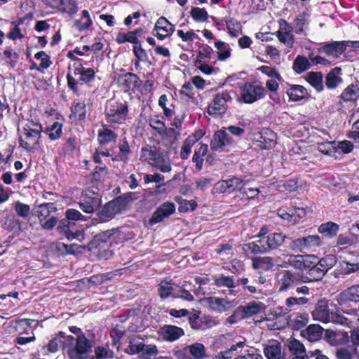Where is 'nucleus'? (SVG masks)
<instances>
[{"label": "nucleus", "mask_w": 359, "mask_h": 359, "mask_svg": "<svg viewBox=\"0 0 359 359\" xmlns=\"http://www.w3.org/2000/svg\"><path fill=\"white\" fill-rule=\"evenodd\" d=\"M42 2L53 10V13L60 12L74 15L78 12L75 0H42Z\"/></svg>", "instance_id": "15"}, {"label": "nucleus", "mask_w": 359, "mask_h": 359, "mask_svg": "<svg viewBox=\"0 0 359 359\" xmlns=\"http://www.w3.org/2000/svg\"><path fill=\"white\" fill-rule=\"evenodd\" d=\"M311 315L314 320L324 323H329L332 312L329 309L328 301L325 299H319L316 304L314 309L311 311Z\"/></svg>", "instance_id": "20"}, {"label": "nucleus", "mask_w": 359, "mask_h": 359, "mask_svg": "<svg viewBox=\"0 0 359 359\" xmlns=\"http://www.w3.org/2000/svg\"><path fill=\"white\" fill-rule=\"evenodd\" d=\"M70 118L83 121L86 118V104L84 100L74 101L71 107Z\"/></svg>", "instance_id": "33"}, {"label": "nucleus", "mask_w": 359, "mask_h": 359, "mask_svg": "<svg viewBox=\"0 0 359 359\" xmlns=\"http://www.w3.org/2000/svg\"><path fill=\"white\" fill-rule=\"evenodd\" d=\"M321 245V239L318 235H309L306 237L293 240L290 245L292 250L296 252H304Z\"/></svg>", "instance_id": "18"}, {"label": "nucleus", "mask_w": 359, "mask_h": 359, "mask_svg": "<svg viewBox=\"0 0 359 359\" xmlns=\"http://www.w3.org/2000/svg\"><path fill=\"white\" fill-rule=\"evenodd\" d=\"M301 283H304V278L298 272L283 270L278 274L277 285L280 292L287 291Z\"/></svg>", "instance_id": "13"}, {"label": "nucleus", "mask_w": 359, "mask_h": 359, "mask_svg": "<svg viewBox=\"0 0 359 359\" xmlns=\"http://www.w3.org/2000/svg\"><path fill=\"white\" fill-rule=\"evenodd\" d=\"M336 270L339 274L348 275L358 271L359 264L342 261L339 263Z\"/></svg>", "instance_id": "47"}, {"label": "nucleus", "mask_w": 359, "mask_h": 359, "mask_svg": "<svg viewBox=\"0 0 359 359\" xmlns=\"http://www.w3.org/2000/svg\"><path fill=\"white\" fill-rule=\"evenodd\" d=\"M309 59L304 55H298L292 64V69L297 74H302L311 67Z\"/></svg>", "instance_id": "41"}, {"label": "nucleus", "mask_w": 359, "mask_h": 359, "mask_svg": "<svg viewBox=\"0 0 359 359\" xmlns=\"http://www.w3.org/2000/svg\"><path fill=\"white\" fill-rule=\"evenodd\" d=\"M208 151L207 144H201V147L195 151L192 157V162L195 163V170L198 172L203 169L204 158Z\"/></svg>", "instance_id": "35"}, {"label": "nucleus", "mask_w": 359, "mask_h": 359, "mask_svg": "<svg viewBox=\"0 0 359 359\" xmlns=\"http://www.w3.org/2000/svg\"><path fill=\"white\" fill-rule=\"evenodd\" d=\"M262 304L259 302L253 301L248 303L245 306H239L244 319L259 313L262 310Z\"/></svg>", "instance_id": "37"}, {"label": "nucleus", "mask_w": 359, "mask_h": 359, "mask_svg": "<svg viewBox=\"0 0 359 359\" xmlns=\"http://www.w3.org/2000/svg\"><path fill=\"white\" fill-rule=\"evenodd\" d=\"M107 174V168L104 167L96 166L94 171L91 174L92 181L97 183L103 182Z\"/></svg>", "instance_id": "64"}, {"label": "nucleus", "mask_w": 359, "mask_h": 359, "mask_svg": "<svg viewBox=\"0 0 359 359\" xmlns=\"http://www.w3.org/2000/svg\"><path fill=\"white\" fill-rule=\"evenodd\" d=\"M173 290L171 280H163L158 285V294L161 299H165L172 294Z\"/></svg>", "instance_id": "51"}, {"label": "nucleus", "mask_w": 359, "mask_h": 359, "mask_svg": "<svg viewBox=\"0 0 359 359\" xmlns=\"http://www.w3.org/2000/svg\"><path fill=\"white\" fill-rule=\"evenodd\" d=\"M57 208L55 203H43L34 205L33 215L38 218L42 229L50 231L57 224V217L51 215L52 213L57 212Z\"/></svg>", "instance_id": "5"}, {"label": "nucleus", "mask_w": 359, "mask_h": 359, "mask_svg": "<svg viewBox=\"0 0 359 359\" xmlns=\"http://www.w3.org/2000/svg\"><path fill=\"white\" fill-rule=\"evenodd\" d=\"M277 187L280 191H294L298 188V182L292 178L281 180Z\"/></svg>", "instance_id": "56"}, {"label": "nucleus", "mask_w": 359, "mask_h": 359, "mask_svg": "<svg viewBox=\"0 0 359 359\" xmlns=\"http://www.w3.org/2000/svg\"><path fill=\"white\" fill-rule=\"evenodd\" d=\"M337 257L332 254L320 258L311 271L306 272L305 276H302L304 283L316 282L322 280L326 273L337 264Z\"/></svg>", "instance_id": "7"}, {"label": "nucleus", "mask_w": 359, "mask_h": 359, "mask_svg": "<svg viewBox=\"0 0 359 359\" xmlns=\"http://www.w3.org/2000/svg\"><path fill=\"white\" fill-rule=\"evenodd\" d=\"M69 72L67 74V84L68 88L76 95H79V83L88 84L93 81L95 78V71L93 68H86L82 64H79L74 69V75L79 76V81L76 80L70 72V67H68Z\"/></svg>", "instance_id": "4"}, {"label": "nucleus", "mask_w": 359, "mask_h": 359, "mask_svg": "<svg viewBox=\"0 0 359 359\" xmlns=\"http://www.w3.org/2000/svg\"><path fill=\"white\" fill-rule=\"evenodd\" d=\"M207 302L212 310L219 313L227 311L236 305L234 300L217 297H210L207 299Z\"/></svg>", "instance_id": "24"}, {"label": "nucleus", "mask_w": 359, "mask_h": 359, "mask_svg": "<svg viewBox=\"0 0 359 359\" xmlns=\"http://www.w3.org/2000/svg\"><path fill=\"white\" fill-rule=\"evenodd\" d=\"M82 18H86V21L83 23L80 20L74 21V26L79 32H83L88 29L93 25V20L90 18V13L87 10H83L81 12Z\"/></svg>", "instance_id": "52"}, {"label": "nucleus", "mask_w": 359, "mask_h": 359, "mask_svg": "<svg viewBox=\"0 0 359 359\" xmlns=\"http://www.w3.org/2000/svg\"><path fill=\"white\" fill-rule=\"evenodd\" d=\"M212 49L209 46L206 45L203 47L198 52L196 60L194 63H201L202 62H209L211 59Z\"/></svg>", "instance_id": "62"}, {"label": "nucleus", "mask_w": 359, "mask_h": 359, "mask_svg": "<svg viewBox=\"0 0 359 359\" xmlns=\"http://www.w3.org/2000/svg\"><path fill=\"white\" fill-rule=\"evenodd\" d=\"M56 231L57 233L68 241L77 240L82 242L85 239L83 229L76 223H72L65 218L57 221Z\"/></svg>", "instance_id": "11"}, {"label": "nucleus", "mask_w": 359, "mask_h": 359, "mask_svg": "<svg viewBox=\"0 0 359 359\" xmlns=\"http://www.w3.org/2000/svg\"><path fill=\"white\" fill-rule=\"evenodd\" d=\"M131 198L128 194H123L106 203L97 212V216L102 222L112 219L116 215L129 209Z\"/></svg>", "instance_id": "3"}, {"label": "nucleus", "mask_w": 359, "mask_h": 359, "mask_svg": "<svg viewBox=\"0 0 359 359\" xmlns=\"http://www.w3.org/2000/svg\"><path fill=\"white\" fill-rule=\"evenodd\" d=\"M359 97V87L358 85L348 86L340 95V100L344 102L355 101Z\"/></svg>", "instance_id": "40"}, {"label": "nucleus", "mask_w": 359, "mask_h": 359, "mask_svg": "<svg viewBox=\"0 0 359 359\" xmlns=\"http://www.w3.org/2000/svg\"><path fill=\"white\" fill-rule=\"evenodd\" d=\"M309 320L308 313H299L294 318L290 319L289 325L292 330H299L306 325Z\"/></svg>", "instance_id": "45"}, {"label": "nucleus", "mask_w": 359, "mask_h": 359, "mask_svg": "<svg viewBox=\"0 0 359 359\" xmlns=\"http://www.w3.org/2000/svg\"><path fill=\"white\" fill-rule=\"evenodd\" d=\"M337 301L340 305L348 302H359V284L353 285L352 287L342 291L339 294Z\"/></svg>", "instance_id": "29"}, {"label": "nucleus", "mask_w": 359, "mask_h": 359, "mask_svg": "<svg viewBox=\"0 0 359 359\" xmlns=\"http://www.w3.org/2000/svg\"><path fill=\"white\" fill-rule=\"evenodd\" d=\"M159 130V135L162 140H167L170 144H175L180 136V132L173 128L165 127L163 130Z\"/></svg>", "instance_id": "44"}, {"label": "nucleus", "mask_w": 359, "mask_h": 359, "mask_svg": "<svg viewBox=\"0 0 359 359\" xmlns=\"http://www.w3.org/2000/svg\"><path fill=\"white\" fill-rule=\"evenodd\" d=\"M150 127L159 135V130H163L165 128V118L163 116L156 115L149 119Z\"/></svg>", "instance_id": "60"}, {"label": "nucleus", "mask_w": 359, "mask_h": 359, "mask_svg": "<svg viewBox=\"0 0 359 359\" xmlns=\"http://www.w3.org/2000/svg\"><path fill=\"white\" fill-rule=\"evenodd\" d=\"M191 15L196 22H205L208 18V14L205 8L199 7H193L191 10Z\"/></svg>", "instance_id": "61"}, {"label": "nucleus", "mask_w": 359, "mask_h": 359, "mask_svg": "<svg viewBox=\"0 0 359 359\" xmlns=\"http://www.w3.org/2000/svg\"><path fill=\"white\" fill-rule=\"evenodd\" d=\"M104 114L109 126L116 129L128 119L129 104L126 100L110 99L106 103Z\"/></svg>", "instance_id": "2"}, {"label": "nucleus", "mask_w": 359, "mask_h": 359, "mask_svg": "<svg viewBox=\"0 0 359 359\" xmlns=\"http://www.w3.org/2000/svg\"><path fill=\"white\" fill-rule=\"evenodd\" d=\"M133 52L135 57V66L137 69L140 62H147L149 57L147 51L142 47L141 42L133 46Z\"/></svg>", "instance_id": "48"}, {"label": "nucleus", "mask_w": 359, "mask_h": 359, "mask_svg": "<svg viewBox=\"0 0 359 359\" xmlns=\"http://www.w3.org/2000/svg\"><path fill=\"white\" fill-rule=\"evenodd\" d=\"M242 249L248 256L264 254L263 250H262V248L260 247L257 241L244 244Z\"/></svg>", "instance_id": "57"}, {"label": "nucleus", "mask_w": 359, "mask_h": 359, "mask_svg": "<svg viewBox=\"0 0 359 359\" xmlns=\"http://www.w3.org/2000/svg\"><path fill=\"white\" fill-rule=\"evenodd\" d=\"M43 131V126L36 124L35 128L25 126L19 140L20 146L29 152L37 149Z\"/></svg>", "instance_id": "10"}, {"label": "nucleus", "mask_w": 359, "mask_h": 359, "mask_svg": "<svg viewBox=\"0 0 359 359\" xmlns=\"http://www.w3.org/2000/svg\"><path fill=\"white\" fill-rule=\"evenodd\" d=\"M229 185V193H232L235 191H241L242 189L245 188V186L248 184V181L243 180L238 177H233L226 180Z\"/></svg>", "instance_id": "54"}, {"label": "nucleus", "mask_w": 359, "mask_h": 359, "mask_svg": "<svg viewBox=\"0 0 359 359\" xmlns=\"http://www.w3.org/2000/svg\"><path fill=\"white\" fill-rule=\"evenodd\" d=\"M159 334L167 341H175L184 335L182 327L172 325H165L158 331Z\"/></svg>", "instance_id": "25"}, {"label": "nucleus", "mask_w": 359, "mask_h": 359, "mask_svg": "<svg viewBox=\"0 0 359 359\" xmlns=\"http://www.w3.org/2000/svg\"><path fill=\"white\" fill-rule=\"evenodd\" d=\"M208 92L212 98L208 104L206 112L213 118L223 116L228 109L229 103L233 100L231 95L235 94V91L233 89L212 88Z\"/></svg>", "instance_id": "1"}, {"label": "nucleus", "mask_w": 359, "mask_h": 359, "mask_svg": "<svg viewBox=\"0 0 359 359\" xmlns=\"http://www.w3.org/2000/svg\"><path fill=\"white\" fill-rule=\"evenodd\" d=\"M341 81V79L337 76L333 71L327 73L325 76V86L329 89H334L337 88Z\"/></svg>", "instance_id": "63"}, {"label": "nucleus", "mask_w": 359, "mask_h": 359, "mask_svg": "<svg viewBox=\"0 0 359 359\" xmlns=\"http://www.w3.org/2000/svg\"><path fill=\"white\" fill-rule=\"evenodd\" d=\"M257 70L271 79H276L280 83L284 82L283 78L276 67L263 65L259 67Z\"/></svg>", "instance_id": "55"}, {"label": "nucleus", "mask_w": 359, "mask_h": 359, "mask_svg": "<svg viewBox=\"0 0 359 359\" xmlns=\"http://www.w3.org/2000/svg\"><path fill=\"white\" fill-rule=\"evenodd\" d=\"M319 260L320 259L314 255H306L304 256V262L302 264L303 271L301 275L305 276L306 272L311 271Z\"/></svg>", "instance_id": "58"}, {"label": "nucleus", "mask_w": 359, "mask_h": 359, "mask_svg": "<svg viewBox=\"0 0 359 359\" xmlns=\"http://www.w3.org/2000/svg\"><path fill=\"white\" fill-rule=\"evenodd\" d=\"M233 138L226 131L225 128H222L215 132L210 143L212 151H223L224 148L233 143Z\"/></svg>", "instance_id": "17"}, {"label": "nucleus", "mask_w": 359, "mask_h": 359, "mask_svg": "<svg viewBox=\"0 0 359 359\" xmlns=\"http://www.w3.org/2000/svg\"><path fill=\"white\" fill-rule=\"evenodd\" d=\"M65 218L72 223H76L77 221H86L87 217L82 215L76 209L68 208L65 212Z\"/></svg>", "instance_id": "53"}, {"label": "nucleus", "mask_w": 359, "mask_h": 359, "mask_svg": "<svg viewBox=\"0 0 359 359\" xmlns=\"http://www.w3.org/2000/svg\"><path fill=\"white\" fill-rule=\"evenodd\" d=\"M282 87L288 97L289 102H297L308 100L311 97L308 90L304 86L285 81L282 83Z\"/></svg>", "instance_id": "14"}, {"label": "nucleus", "mask_w": 359, "mask_h": 359, "mask_svg": "<svg viewBox=\"0 0 359 359\" xmlns=\"http://www.w3.org/2000/svg\"><path fill=\"white\" fill-rule=\"evenodd\" d=\"M191 359H203L205 357V348L201 343H194L187 346Z\"/></svg>", "instance_id": "46"}, {"label": "nucleus", "mask_w": 359, "mask_h": 359, "mask_svg": "<svg viewBox=\"0 0 359 359\" xmlns=\"http://www.w3.org/2000/svg\"><path fill=\"white\" fill-rule=\"evenodd\" d=\"M44 132H49L48 137L50 140H58L62 135V124L55 121L50 127L46 128Z\"/></svg>", "instance_id": "50"}, {"label": "nucleus", "mask_w": 359, "mask_h": 359, "mask_svg": "<svg viewBox=\"0 0 359 359\" xmlns=\"http://www.w3.org/2000/svg\"><path fill=\"white\" fill-rule=\"evenodd\" d=\"M310 15L308 13L303 12L299 14L294 19L295 32L297 34L306 35L304 29V25L307 23Z\"/></svg>", "instance_id": "49"}, {"label": "nucleus", "mask_w": 359, "mask_h": 359, "mask_svg": "<svg viewBox=\"0 0 359 359\" xmlns=\"http://www.w3.org/2000/svg\"><path fill=\"white\" fill-rule=\"evenodd\" d=\"M142 81L140 77L135 73L127 72L121 74L117 79L118 87L125 93H135L142 86Z\"/></svg>", "instance_id": "16"}, {"label": "nucleus", "mask_w": 359, "mask_h": 359, "mask_svg": "<svg viewBox=\"0 0 359 359\" xmlns=\"http://www.w3.org/2000/svg\"><path fill=\"white\" fill-rule=\"evenodd\" d=\"M290 351L293 355H302L305 353V347L299 340L293 339L290 340L287 344Z\"/></svg>", "instance_id": "59"}, {"label": "nucleus", "mask_w": 359, "mask_h": 359, "mask_svg": "<svg viewBox=\"0 0 359 359\" xmlns=\"http://www.w3.org/2000/svg\"><path fill=\"white\" fill-rule=\"evenodd\" d=\"M175 31V25L165 17H160L155 23L151 33L158 39L163 41L170 36Z\"/></svg>", "instance_id": "19"}, {"label": "nucleus", "mask_w": 359, "mask_h": 359, "mask_svg": "<svg viewBox=\"0 0 359 359\" xmlns=\"http://www.w3.org/2000/svg\"><path fill=\"white\" fill-rule=\"evenodd\" d=\"M189 322L191 327L194 330H205L216 324L210 316H205L204 317L200 318L199 316L196 313L189 317Z\"/></svg>", "instance_id": "27"}, {"label": "nucleus", "mask_w": 359, "mask_h": 359, "mask_svg": "<svg viewBox=\"0 0 359 359\" xmlns=\"http://www.w3.org/2000/svg\"><path fill=\"white\" fill-rule=\"evenodd\" d=\"M275 136L276 135L271 130L268 128L263 129L260 132L259 137L257 139L259 147L262 149L271 148L276 144L274 140Z\"/></svg>", "instance_id": "31"}, {"label": "nucleus", "mask_w": 359, "mask_h": 359, "mask_svg": "<svg viewBox=\"0 0 359 359\" xmlns=\"http://www.w3.org/2000/svg\"><path fill=\"white\" fill-rule=\"evenodd\" d=\"M318 52L323 53L327 56L337 58L346 50V44L344 41H335L320 43L318 48Z\"/></svg>", "instance_id": "22"}, {"label": "nucleus", "mask_w": 359, "mask_h": 359, "mask_svg": "<svg viewBox=\"0 0 359 359\" xmlns=\"http://www.w3.org/2000/svg\"><path fill=\"white\" fill-rule=\"evenodd\" d=\"M223 21L226 23L227 32L231 37H237L242 33V25L236 19L231 17H225Z\"/></svg>", "instance_id": "36"}, {"label": "nucleus", "mask_w": 359, "mask_h": 359, "mask_svg": "<svg viewBox=\"0 0 359 359\" xmlns=\"http://www.w3.org/2000/svg\"><path fill=\"white\" fill-rule=\"evenodd\" d=\"M241 94L238 100L245 104H252L266 96V90L257 81H247L239 86Z\"/></svg>", "instance_id": "9"}, {"label": "nucleus", "mask_w": 359, "mask_h": 359, "mask_svg": "<svg viewBox=\"0 0 359 359\" xmlns=\"http://www.w3.org/2000/svg\"><path fill=\"white\" fill-rule=\"evenodd\" d=\"M339 230V224L333 222L323 223L318 227V231L329 238H333L337 236Z\"/></svg>", "instance_id": "42"}, {"label": "nucleus", "mask_w": 359, "mask_h": 359, "mask_svg": "<svg viewBox=\"0 0 359 359\" xmlns=\"http://www.w3.org/2000/svg\"><path fill=\"white\" fill-rule=\"evenodd\" d=\"M79 200V208L86 214H93L100 208L102 196L99 191L87 187L82 191Z\"/></svg>", "instance_id": "8"}, {"label": "nucleus", "mask_w": 359, "mask_h": 359, "mask_svg": "<svg viewBox=\"0 0 359 359\" xmlns=\"http://www.w3.org/2000/svg\"><path fill=\"white\" fill-rule=\"evenodd\" d=\"M65 337L64 332H59L53 337L48 343L43 346L42 351L45 352V354L54 353L57 352L60 349H65L64 347V339Z\"/></svg>", "instance_id": "28"}, {"label": "nucleus", "mask_w": 359, "mask_h": 359, "mask_svg": "<svg viewBox=\"0 0 359 359\" xmlns=\"http://www.w3.org/2000/svg\"><path fill=\"white\" fill-rule=\"evenodd\" d=\"M323 330L320 325L311 324L301 331V336L311 342H314L322 338Z\"/></svg>", "instance_id": "30"}, {"label": "nucleus", "mask_w": 359, "mask_h": 359, "mask_svg": "<svg viewBox=\"0 0 359 359\" xmlns=\"http://www.w3.org/2000/svg\"><path fill=\"white\" fill-rule=\"evenodd\" d=\"M91 341L83 334L76 339V344L67 348V354L69 359H87L92 351Z\"/></svg>", "instance_id": "12"}, {"label": "nucleus", "mask_w": 359, "mask_h": 359, "mask_svg": "<svg viewBox=\"0 0 359 359\" xmlns=\"http://www.w3.org/2000/svg\"><path fill=\"white\" fill-rule=\"evenodd\" d=\"M115 229H110L103 232L102 235L99 234L88 243V248L93 250L99 248L100 242L106 243L114 234Z\"/></svg>", "instance_id": "39"}, {"label": "nucleus", "mask_w": 359, "mask_h": 359, "mask_svg": "<svg viewBox=\"0 0 359 359\" xmlns=\"http://www.w3.org/2000/svg\"><path fill=\"white\" fill-rule=\"evenodd\" d=\"M175 205L172 202H165L160 205L149 220L150 225L161 222L175 212Z\"/></svg>", "instance_id": "21"}, {"label": "nucleus", "mask_w": 359, "mask_h": 359, "mask_svg": "<svg viewBox=\"0 0 359 359\" xmlns=\"http://www.w3.org/2000/svg\"><path fill=\"white\" fill-rule=\"evenodd\" d=\"M266 238L268 241L267 248L272 250L282 245L286 236L282 233H271L268 234Z\"/></svg>", "instance_id": "43"}, {"label": "nucleus", "mask_w": 359, "mask_h": 359, "mask_svg": "<svg viewBox=\"0 0 359 359\" xmlns=\"http://www.w3.org/2000/svg\"><path fill=\"white\" fill-rule=\"evenodd\" d=\"M118 151L116 154L113 155L111 153V161L115 162H123L127 163L129 161L130 155L132 153L129 142L126 137L121 140L118 145Z\"/></svg>", "instance_id": "26"}, {"label": "nucleus", "mask_w": 359, "mask_h": 359, "mask_svg": "<svg viewBox=\"0 0 359 359\" xmlns=\"http://www.w3.org/2000/svg\"><path fill=\"white\" fill-rule=\"evenodd\" d=\"M109 126V124H102V128L97 131V143L100 149H106L109 144H116L117 142L118 135Z\"/></svg>", "instance_id": "23"}, {"label": "nucleus", "mask_w": 359, "mask_h": 359, "mask_svg": "<svg viewBox=\"0 0 359 359\" xmlns=\"http://www.w3.org/2000/svg\"><path fill=\"white\" fill-rule=\"evenodd\" d=\"M305 80L318 93H320L323 90V75L321 72H309L305 76Z\"/></svg>", "instance_id": "32"}, {"label": "nucleus", "mask_w": 359, "mask_h": 359, "mask_svg": "<svg viewBox=\"0 0 359 359\" xmlns=\"http://www.w3.org/2000/svg\"><path fill=\"white\" fill-rule=\"evenodd\" d=\"M213 284L217 287H227L231 291L236 287V281L233 276H225L222 274L219 276H212Z\"/></svg>", "instance_id": "34"}, {"label": "nucleus", "mask_w": 359, "mask_h": 359, "mask_svg": "<svg viewBox=\"0 0 359 359\" xmlns=\"http://www.w3.org/2000/svg\"><path fill=\"white\" fill-rule=\"evenodd\" d=\"M141 158L163 172H168L171 170L169 160L166 158L164 151L159 147L155 146L142 147L141 149Z\"/></svg>", "instance_id": "6"}, {"label": "nucleus", "mask_w": 359, "mask_h": 359, "mask_svg": "<svg viewBox=\"0 0 359 359\" xmlns=\"http://www.w3.org/2000/svg\"><path fill=\"white\" fill-rule=\"evenodd\" d=\"M280 343L276 341L274 344L267 345L264 348V353L267 359H285L282 355Z\"/></svg>", "instance_id": "38"}]
</instances>
